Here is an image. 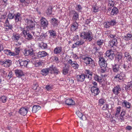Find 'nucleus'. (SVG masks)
<instances>
[{
	"instance_id": "obj_22",
	"label": "nucleus",
	"mask_w": 132,
	"mask_h": 132,
	"mask_svg": "<svg viewBox=\"0 0 132 132\" xmlns=\"http://www.w3.org/2000/svg\"><path fill=\"white\" fill-rule=\"evenodd\" d=\"M62 51V47L60 46H57L54 50V54H58L60 53Z\"/></svg>"
},
{
	"instance_id": "obj_39",
	"label": "nucleus",
	"mask_w": 132,
	"mask_h": 132,
	"mask_svg": "<svg viewBox=\"0 0 132 132\" xmlns=\"http://www.w3.org/2000/svg\"><path fill=\"white\" fill-rule=\"evenodd\" d=\"M94 79L95 80L99 82H102V78L100 77H99L97 75H95L94 76Z\"/></svg>"
},
{
	"instance_id": "obj_55",
	"label": "nucleus",
	"mask_w": 132,
	"mask_h": 132,
	"mask_svg": "<svg viewBox=\"0 0 132 132\" xmlns=\"http://www.w3.org/2000/svg\"><path fill=\"white\" fill-rule=\"evenodd\" d=\"M82 7L80 5H77L76 7V9L78 11H80L82 9Z\"/></svg>"
},
{
	"instance_id": "obj_40",
	"label": "nucleus",
	"mask_w": 132,
	"mask_h": 132,
	"mask_svg": "<svg viewBox=\"0 0 132 132\" xmlns=\"http://www.w3.org/2000/svg\"><path fill=\"white\" fill-rule=\"evenodd\" d=\"M40 47L42 49H45L47 48V45L45 43L42 42L40 44Z\"/></svg>"
},
{
	"instance_id": "obj_7",
	"label": "nucleus",
	"mask_w": 132,
	"mask_h": 132,
	"mask_svg": "<svg viewBox=\"0 0 132 132\" xmlns=\"http://www.w3.org/2000/svg\"><path fill=\"white\" fill-rule=\"evenodd\" d=\"M98 62L101 68L106 67L107 65V63L103 57H100L99 58Z\"/></svg>"
},
{
	"instance_id": "obj_1",
	"label": "nucleus",
	"mask_w": 132,
	"mask_h": 132,
	"mask_svg": "<svg viewBox=\"0 0 132 132\" xmlns=\"http://www.w3.org/2000/svg\"><path fill=\"white\" fill-rule=\"evenodd\" d=\"M90 71L89 70H86L85 75L84 74L77 75V80L78 81L82 82L84 81L85 78H87L90 80L91 77L90 76H91L92 74L91 73H90Z\"/></svg>"
},
{
	"instance_id": "obj_48",
	"label": "nucleus",
	"mask_w": 132,
	"mask_h": 132,
	"mask_svg": "<svg viewBox=\"0 0 132 132\" xmlns=\"http://www.w3.org/2000/svg\"><path fill=\"white\" fill-rule=\"evenodd\" d=\"M5 26L6 27H7L8 28V29H10V30H12L13 27L12 25L11 24L9 23H7L6 24Z\"/></svg>"
},
{
	"instance_id": "obj_56",
	"label": "nucleus",
	"mask_w": 132,
	"mask_h": 132,
	"mask_svg": "<svg viewBox=\"0 0 132 132\" xmlns=\"http://www.w3.org/2000/svg\"><path fill=\"white\" fill-rule=\"evenodd\" d=\"M23 53L24 54V55L26 56L29 55L27 50H24L23 52Z\"/></svg>"
},
{
	"instance_id": "obj_16",
	"label": "nucleus",
	"mask_w": 132,
	"mask_h": 132,
	"mask_svg": "<svg viewBox=\"0 0 132 132\" xmlns=\"http://www.w3.org/2000/svg\"><path fill=\"white\" fill-rule=\"evenodd\" d=\"M41 23L42 26L44 27H47L48 23V21L44 18H42L41 19Z\"/></svg>"
},
{
	"instance_id": "obj_58",
	"label": "nucleus",
	"mask_w": 132,
	"mask_h": 132,
	"mask_svg": "<svg viewBox=\"0 0 132 132\" xmlns=\"http://www.w3.org/2000/svg\"><path fill=\"white\" fill-rule=\"evenodd\" d=\"M114 78L115 79H118L120 80H122V78L120 77V75L119 74H117L116 76L114 77Z\"/></svg>"
},
{
	"instance_id": "obj_14",
	"label": "nucleus",
	"mask_w": 132,
	"mask_h": 132,
	"mask_svg": "<svg viewBox=\"0 0 132 132\" xmlns=\"http://www.w3.org/2000/svg\"><path fill=\"white\" fill-rule=\"evenodd\" d=\"M121 89L119 85H117L114 87L112 89L113 93L116 95H118L120 93V91H121Z\"/></svg>"
},
{
	"instance_id": "obj_29",
	"label": "nucleus",
	"mask_w": 132,
	"mask_h": 132,
	"mask_svg": "<svg viewBox=\"0 0 132 132\" xmlns=\"http://www.w3.org/2000/svg\"><path fill=\"white\" fill-rule=\"evenodd\" d=\"M122 105L123 107L129 109L130 108L131 104L127 101L124 100L122 103Z\"/></svg>"
},
{
	"instance_id": "obj_10",
	"label": "nucleus",
	"mask_w": 132,
	"mask_h": 132,
	"mask_svg": "<svg viewBox=\"0 0 132 132\" xmlns=\"http://www.w3.org/2000/svg\"><path fill=\"white\" fill-rule=\"evenodd\" d=\"M70 66L67 64H65L64 66L63 67V70L62 71V73L64 75H67L69 70Z\"/></svg>"
},
{
	"instance_id": "obj_36",
	"label": "nucleus",
	"mask_w": 132,
	"mask_h": 132,
	"mask_svg": "<svg viewBox=\"0 0 132 132\" xmlns=\"http://www.w3.org/2000/svg\"><path fill=\"white\" fill-rule=\"evenodd\" d=\"M43 63L42 61H35L33 62L34 64L36 67H38L39 66L42 65V63Z\"/></svg>"
},
{
	"instance_id": "obj_45",
	"label": "nucleus",
	"mask_w": 132,
	"mask_h": 132,
	"mask_svg": "<svg viewBox=\"0 0 132 132\" xmlns=\"http://www.w3.org/2000/svg\"><path fill=\"white\" fill-rule=\"evenodd\" d=\"M108 5L111 7H113L115 4V2L112 1L108 0Z\"/></svg>"
},
{
	"instance_id": "obj_5",
	"label": "nucleus",
	"mask_w": 132,
	"mask_h": 132,
	"mask_svg": "<svg viewBox=\"0 0 132 132\" xmlns=\"http://www.w3.org/2000/svg\"><path fill=\"white\" fill-rule=\"evenodd\" d=\"M68 63L70 64L72 67L74 69H77L79 67V65L76 61H72L71 59H69L67 62Z\"/></svg>"
},
{
	"instance_id": "obj_51",
	"label": "nucleus",
	"mask_w": 132,
	"mask_h": 132,
	"mask_svg": "<svg viewBox=\"0 0 132 132\" xmlns=\"http://www.w3.org/2000/svg\"><path fill=\"white\" fill-rule=\"evenodd\" d=\"M52 87L53 86L52 85H46L45 88L47 90H49L52 88Z\"/></svg>"
},
{
	"instance_id": "obj_43",
	"label": "nucleus",
	"mask_w": 132,
	"mask_h": 132,
	"mask_svg": "<svg viewBox=\"0 0 132 132\" xmlns=\"http://www.w3.org/2000/svg\"><path fill=\"white\" fill-rule=\"evenodd\" d=\"M120 106L117 108L116 110V112L115 115L116 117H117L118 116L120 112Z\"/></svg>"
},
{
	"instance_id": "obj_15",
	"label": "nucleus",
	"mask_w": 132,
	"mask_h": 132,
	"mask_svg": "<svg viewBox=\"0 0 132 132\" xmlns=\"http://www.w3.org/2000/svg\"><path fill=\"white\" fill-rule=\"evenodd\" d=\"M71 25V30L72 31H75L78 28V25L76 22H73Z\"/></svg>"
},
{
	"instance_id": "obj_33",
	"label": "nucleus",
	"mask_w": 132,
	"mask_h": 132,
	"mask_svg": "<svg viewBox=\"0 0 132 132\" xmlns=\"http://www.w3.org/2000/svg\"><path fill=\"white\" fill-rule=\"evenodd\" d=\"M125 89L127 91H129L132 88V84L130 83H128L127 85L125 86Z\"/></svg>"
},
{
	"instance_id": "obj_27",
	"label": "nucleus",
	"mask_w": 132,
	"mask_h": 132,
	"mask_svg": "<svg viewBox=\"0 0 132 132\" xmlns=\"http://www.w3.org/2000/svg\"><path fill=\"white\" fill-rule=\"evenodd\" d=\"M15 73L16 76L18 77H20L23 75L22 71L20 70H15Z\"/></svg>"
},
{
	"instance_id": "obj_46",
	"label": "nucleus",
	"mask_w": 132,
	"mask_h": 132,
	"mask_svg": "<svg viewBox=\"0 0 132 132\" xmlns=\"http://www.w3.org/2000/svg\"><path fill=\"white\" fill-rule=\"evenodd\" d=\"M84 42L83 40H79L76 42V44L77 46H79L82 45L84 43Z\"/></svg>"
},
{
	"instance_id": "obj_13",
	"label": "nucleus",
	"mask_w": 132,
	"mask_h": 132,
	"mask_svg": "<svg viewBox=\"0 0 132 132\" xmlns=\"http://www.w3.org/2000/svg\"><path fill=\"white\" fill-rule=\"evenodd\" d=\"M109 46L112 48L114 46H116L118 44L117 39H113L112 41L109 42Z\"/></svg>"
},
{
	"instance_id": "obj_17",
	"label": "nucleus",
	"mask_w": 132,
	"mask_h": 132,
	"mask_svg": "<svg viewBox=\"0 0 132 132\" xmlns=\"http://www.w3.org/2000/svg\"><path fill=\"white\" fill-rule=\"evenodd\" d=\"M28 112V109L24 108H21L18 111V112L21 115L24 116L27 114Z\"/></svg>"
},
{
	"instance_id": "obj_19",
	"label": "nucleus",
	"mask_w": 132,
	"mask_h": 132,
	"mask_svg": "<svg viewBox=\"0 0 132 132\" xmlns=\"http://www.w3.org/2000/svg\"><path fill=\"white\" fill-rule=\"evenodd\" d=\"M48 55L46 52L44 51L39 52L37 54V57L39 58L44 57Z\"/></svg>"
},
{
	"instance_id": "obj_26",
	"label": "nucleus",
	"mask_w": 132,
	"mask_h": 132,
	"mask_svg": "<svg viewBox=\"0 0 132 132\" xmlns=\"http://www.w3.org/2000/svg\"><path fill=\"white\" fill-rule=\"evenodd\" d=\"M78 20V14L77 12L74 11L73 14V15L72 18V20L73 21V22H76V21Z\"/></svg>"
},
{
	"instance_id": "obj_6",
	"label": "nucleus",
	"mask_w": 132,
	"mask_h": 132,
	"mask_svg": "<svg viewBox=\"0 0 132 132\" xmlns=\"http://www.w3.org/2000/svg\"><path fill=\"white\" fill-rule=\"evenodd\" d=\"M105 54L106 55L109 57V58L111 60L113 59L115 56L114 52L111 50L107 51L106 52Z\"/></svg>"
},
{
	"instance_id": "obj_24",
	"label": "nucleus",
	"mask_w": 132,
	"mask_h": 132,
	"mask_svg": "<svg viewBox=\"0 0 132 132\" xmlns=\"http://www.w3.org/2000/svg\"><path fill=\"white\" fill-rule=\"evenodd\" d=\"M12 38L14 41L16 42H17L19 40L21 39V36L18 34H13Z\"/></svg>"
},
{
	"instance_id": "obj_3",
	"label": "nucleus",
	"mask_w": 132,
	"mask_h": 132,
	"mask_svg": "<svg viewBox=\"0 0 132 132\" xmlns=\"http://www.w3.org/2000/svg\"><path fill=\"white\" fill-rule=\"evenodd\" d=\"M81 58L84 60V62L87 64H89V65L92 67H94L95 66L94 61L89 57H84L82 56Z\"/></svg>"
},
{
	"instance_id": "obj_57",
	"label": "nucleus",
	"mask_w": 132,
	"mask_h": 132,
	"mask_svg": "<svg viewBox=\"0 0 132 132\" xmlns=\"http://www.w3.org/2000/svg\"><path fill=\"white\" fill-rule=\"evenodd\" d=\"M92 9L93 10V12H96L98 11V7H93Z\"/></svg>"
},
{
	"instance_id": "obj_9",
	"label": "nucleus",
	"mask_w": 132,
	"mask_h": 132,
	"mask_svg": "<svg viewBox=\"0 0 132 132\" xmlns=\"http://www.w3.org/2000/svg\"><path fill=\"white\" fill-rule=\"evenodd\" d=\"M0 63L4 65V66L6 67H9L11 64V61L9 60L1 61Z\"/></svg>"
},
{
	"instance_id": "obj_41",
	"label": "nucleus",
	"mask_w": 132,
	"mask_h": 132,
	"mask_svg": "<svg viewBox=\"0 0 132 132\" xmlns=\"http://www.w3.org/2000/svg\"><path fill=\"white\" fill-rule=\"evenodd\" d=\"M25 38L28 40H31L33 39V36L31 35L29 33L27 35Z\"/></svg>"
},
{
	"instance_id": "obj_2",
	"label": "nucleus",
	"mask_w": 132,
	"mask_h": 132,
	"mask_svg": "<svg viewBox=\"0 0 132 132\" xmlns=\"http://www.w3.org/2000/svg\"><path fill=\"white\" fill-rule=\"evenodd\" d=\"M80 37L84 39H86L87 40L91 41L93 39L92 35L91 32H88L83 31L80 35Z\"/></svg>"
},
{
	"instance_id": "obj_8",
	"label": "nucleus",
	"mask_w": 132,
	"mask_h": 132,
	"mask_svg": "<svg viewBox=\"0 0 132 132\" xmlns=\"http://www.w3.org/2000/svg\"><path fill=\"white\" fill-rule=\"evenodd\" d=\"M50 71H53V73L57 75L60 73L59 69L53 65H52L49 67Z\"/></svg>"
},
{
	"instance_id": "obj_60",
	"label": "nucleus",
	"mask_w": 132,
	"mask_h": 132,
	"mask_svg": "<svg viewBox=\"0 0 132 132\" xmlns=\"http://www.w3.org/2000/svg\"><path fill=\"white\" fill-rule=\"evenodd\" d=\"M52 9L51 8L48 9L47 12L48 14L50 15L52 14Z\"/></svg>"
},
{
	"instance_id": "obj_21",
	"label": "nucleus",
	"mask_w": 132,
	"mask_h": 132,
	"mask_svg": "<svg viewBox=\"0 0 132 132\" xmlns=\"http://www.w3.org/2000/svg\"><path fill=\"white\" fill-rule=\"evenodd\" d=\"M125 57L127 61L130 62L132 60V58L130 54L128 52H125L124 53Z\"/></svg>"
},
{
	"instance_id": "obj_18",
	"label": "nucleus",
	"mask_w": 132,
	"mask_h": 132,
	"mask_svg": "<svg viewBox=\"0 0 132 132\" xmlns=\"http://www.w3.org/2000/svg\"><path fill=\"white\" fill-rule=\"evenodd\" d=\"M18 62L19 63L20 66H21V67H27L28 64V62L26 60L22 61L21 60H19Z\"/></svg>"
},
{
	"instance_id": "obj_11",
	"label": "nucleus",
	"mask_w": 132,
	"mask_h": 132,
	"mask_svg": "<svg viewBox=\"0 0 132 132\" xmlns=\"http://www.w3.org/2000/svg\"><path fill=\"white\" fill-rule=\"evenodd\" d=\"M112 68L113 72L115 73L118 72L120 71V65L119 64H115L112 65Z\"/></svg>"
},
{
	"instance_id": "obj_61",
	"label": "nucleus",
	"mask_w": 132,
	"mask_h": 132,
	"mask_svg": "<svg viewBox=\"0 0 132 132\" xmlns=\"http://www.w3.org/2000/svg\"><path fill=\"white\" fill-rule=\"evenodd\" d=\"M23 33L25 37H26L27 35L29 32L28 31H27L25 30H24L23 31Z\"/></svg>"
},
{
	"instance_id": "obj_38",
	"label": "nucleus",
	"mask_w": 132,
	"mask_h": 132,
	"mask_svg": "<svg viewBox=\"0 0 132 132\" xmlns=\"http://www.w3.org/2000/svg\"><path fill=\"white\" fill-rule=\"evenodd\" d=\"M100 47H95L94 48L93 51H94V54H96L97 53H100L99 51L100 49Z\"/></svg>"
},
{
	"instance_id": "obj_53",
	"label": "nucleus",
	"mask_w": 132,
	"mask_h": 132,
	"mask_svg": "<svg viewBox=\"0 0 132 132\" xmlns=\"http://www.w3.org/2000/svg\"><path fill=\"white\" fill-rule=\"evenodd\" d=\"M14 15H13L12 14L9 13L8 15V17L10 19H12L14 18Z\"/></svg>"
},
{
	"instance_id": "obj_52",
	"label": "nucleus",
	"mask_w": 132,
	"mask_h": 132,
	"mask_svg": "<svg viewBox=\"0 0 132 132\" xmlns=\"http://www.w3.org/2000/svg\"><path fill=\"white\" fill-rule=\"evenodd\" d=\"M1 100L3 103H5L6 101V97L5 96H2L1 97Z\"/></svg>"
},
{
	"instance_id": "obj_44",
	"label": "nucleus",
	"mask_w": 132,
	"mask_h": 132,
	"mask_svg": "<svg viewBox=\"0 0 132 132\" xmlns=\"http://www.w3.org/2000/svg\"><path fill=\"white\" fill-rule=\"evenodd\" d=\"M105 100L102 98H101L99 100L98 104L100 105H102L104 104L105 103Z\"/></svg>"
},
{
	"instance_id": "obj_42",
	"label": "nucleus",
	"mask_w": 132,
	"mask_h": 132,
	"mask_svg": "<svg viewBox=\"0 0 132 132\" xmlns=\"http://www.w3.org/2000/svg\"><path fill=\"white\" fill-rule=\"evenodd\" d=\"M29 54L30 55H33L34 53V51L32 48H31L27 50Z\"/></svg>"
},
{
	"instance_id": "obj_35",
	"label": "nucleus",
	"mask_w": 132,
	"mask_h": 132,
	"mask_svg": "<svg viewBox=\"0 0 132 132\" xmlns=\"http://www.w3.org/2000/svg\"><path fill=\"white\" fill-rule=\"evenodd\" d=\"M51 23L54 26H56L57 25V20L55 18H53L51 19Z\"/></svg>"
},
{
	"instance_id": "obj_31",
	"label": "nucleus",
	"mask_w": 132,
	"mask_h": 132,
	"mask_svg": "<svg viewBox=\"0 0 132 132\" xmlns=\"http://www.w3.org/2000/svg\"><path fill=\"white\" fill-rule=\"evenodd\" d=\"M48 32L50 34V38L52 37L54 38L56 36V34L55 32L53 30H50L48 31Z\"/></svg>"
},
{
	"instance_id": "obj_34",
	"label": "nucleus",
	"mask_w": 132,
	"mask_h": 132,
	"mask_svg": "<svg viewBox=\"0 0 132 132\" xmlns=\"http://www.w3.org/2000/svg\"><path fill=\"white\" fill-rule=\"evenodd\" d=\"M15 17L14 19L16 22H18L20 20V18H21V14L19 13H18L14 15Z\"/></svg>"
},
{
	"instance_id": "obj_28",
	"label": "nucleus",
	"mask_w": 132,
	"mask_h": 132,
	"mask_svg": "<svg viewBox=\"0 0 132 132\" xmlns=\"http://www.w3.org/2000/svg\"><path fill=\"white\" fill-rule=\"evenodd\" d=\"M49 68H46L41 70V73L43 76H46L47 75L50 71Z\"/></svg>"
},
{
	"instance_id": "obj_62",
	"label": "nucleus",
	"mask_w": 132,
	"mask_h": 132,
	"mask_svg": "<svg viewBox=\"0 0 132 132\" xmlns=\"http://www.w3.org/2000/svg\"><path fill=\"white\" fill-rule=\"evenodd\" d=\"M10 50H4V52L5 53V54H7L8 55H9V54H10Z\"/></svg>"
},
{
	"instance_id": "obj_25",
	"label": "nucleus",
	"mask_w": 132,
	"mask_h": 132,
	"mask_svg": "<svg viewBox=\"0 0 132 132\" xmlns=\"http://www.w3.org/2000/svg\"><path fill=\"white\" fill-rule=\"evenodd\" d=\"M65 104L68 105H73L75 104V102L72 99L69 98L67 99L65 101Z\"/></svg>"
},
{
	"instance_id": "obj_23",
	"label": "nucleus",
	"mask_w": 132,
	"mask_h": 132,
	"mask_svg": "<svg viewBox=\"0 0 132 132\" xmlns=\"http://www.w3.org/2000/svg\"><path fill=\"white\" fill-rule=\"evenodd\" d=\"M132 35L130 33L127 34L126 35L122 36L123 39L126 41H128L131 39Z\"/></svg>"
},
{
	"instance_id": "obj_47",
	"label": "nucleus",
	"mask_w": 132,
	"mask_h": 132,
	"mask_svg": "<svg viewBox=\"0 0 132 132\" xmlns=\"http://www.w3.org/2000/svg\"><path fill=\"white\" fill-rule=\"evenodd\" d=\"M108 108L109 105L107 104H106L104 105L103 107L102 108V109L103 110H108L109 109Z\"/></svg>"
},
{
	"instance_id": "obj_64",
	"label": "nucleus",
	"mask_w": 132,
	"mask_h": 132,
	"mask_svg": "<svg viewBox=\"0 0 132 132\" xmlns=\"http://www.w3.org/2000/svg\"><path fill=\"white\" fill-rule=\"evenodd\" d=\"M110 36L111 38L113 39H117L116 38H117L116 37V35H114L111 34L110 35Z\"/></svg>"
},
{
	"instance_id": "obj_32",
	"label": "nucleus",
	"mask_w": 132,
	"mask_h": 132,
	"mask_svg": "<svg viewBox=\"0 0 132 132\" xmlns=\"http://www.w3.org/2000/svg\"><path fill=\"white\" fill-rule=\"evenodd\" d=\"M41 109V107L39 105H35L33 106L32 111L33 112L36 113Z\"/></svg>"
},
{
	"instance_id": "obj_30",
	"label": "nucleus",
	"mask_w": 132,
	"mask_h": 132,
	"mask_svg": "<svg viewBox=\"0 0 132 132\" xmlns=\"http://www.w3.org/2000/svg\"><path fill=\"white\" fill-rule=\"evenodd\" d=\"M130 67V63H129L127 62H125L123 65V68L126 71L129 70Z\"/></svg>"
},
{
	"instance_id": "obj_63",
	"label": "nucleus",
	"mask_w": 132,
	"mask_h": 132,
	"mask_svg": "<svg viewBox=\"0 0 132 132\" xmlns=\"http://www.w3.org/2000/svg\"><path fill=\"white\" fill-rule=\"evenodd\" d=\"M106 67H103L102 68H101V72L102 73H104L106 70Z\"/></svg>"
},
{
	"instance_id": "obj_49",
	"label": "nucleus",
	"mask_w": 132,
	"mask_h": 132,
	"mask_svg": "<svg viewBox=\"0 0 132 132\" xmlns=\"http://www.w3.org/2000/svg\"><path fill=\"white\" fill-rule=\"evenodd\" d=\"M109 22L111 26H113L116 23V21L115 20H111Z\"/></svg>"
},
{
	"instance_id": "obj_37",
	"label": "nucleus",
	"mask_w": 132,
	"mask_h": 132,
	"mask_svg": "<svg viewBox=\"0 0 132 132\" xmlns=\"http://www.w3.org/2000/svg\"><path fill=\"white\" fill-rule=\"evenodd\" d=\"M82 111L81 109H80L79 110H78L76 112V113L78 117L81 118L83 116L82 112H80Z\"/></svg>"
},
{
	"instance_id": "obj_50",
	"label": "nucleus",
	"mask_w": 132,
	"mask_h": 132,
	"mask_svg": "<svg viewBox=\"0 0 132 132\" xmlns=\"http://www.w3.org/2000/svg\"><path fill=\"white\" fill-rule=\"evenodd\" d=\"M110 23L109 22L107 21L105 23L104 27L106 28H109L111 26Z\"/></svg>"
},
{
	"instance_id": "obj_59",
	"label": "nucleus",
	"mask_w": 132,
	"mask_h": 132,
	"mask_svg": "<svg viewBox=\"0 0 132 132\" xmlns=\"http://www.w3.org/2000/svg\"><path fill=\"white\" fill-rule=\"evenodd\" d=\"M122 58V56L121 55L118 54L117 55V57L116 61L118 60V61H119L120 60H121Z\"/></svg>"
},
{
	"instance_id": "obj_54",
	"label": "nucleus",
	"mask_w": 132,
	"mask_h": 132,
	"mask_svg": "<svg viewBox=\"0 0 132 132\" xmlns=\"http://www.w3.org/2000/svg\"><path fill=\"white\" fill-rule=\"evenodd\" d=\"M103 41L102 40H98L97 42V45L99 46H100L101 45H102V44L103 43Z\"/></svg>"
},
{
	"instance_id": "obj_12",
	"label": "nucleus",
	"mask_w": 132,
	"mask_h": 132,
	"mask_svg": "<svg viewBox=\"0 0 132 132\" xmlns=\"http://www.w3.org/2000/svg\"><path fill=\"white\" fill-rule=\"evenodd\" d=\"M91 91L92 94L94 96L97 95L99 93V89L95 87H92L91 89Z\"/></svg>"
},
{
	"instance_id": "obj_4",
	"label": "nucleus",
	"mask_w": 132,
	"mask_h": 132,
	"mask_svg": "<svg viewBox=\"0 0 132 132\" xmlns=\"http://www.w3.org/2000/svg\"><path fill=\"white\" fill-rule=\"evenodd\" d=\"M24 20L25 21L26 24L27 25V27L28 28L31 30L35 27V24L33 21L28 18H25Z\"/></svg>"
},
{
	"instance_id": "obj_20",
	"label": "nucleus",
	"mask_w": 132,
	"mask_h": 132,
	"mask_svg": "<svg viewBox=\"0 0 132 132\" xmlns=\"http://www.w3.org/2000/svg\"><path fill=\"white\" fill-rule=\"evenodd\" d=\"M118 9L116 7H114L113 8L111 12L110 15L111 16L116 15L118 13Z\"/></svg>"
}]
</instances>
